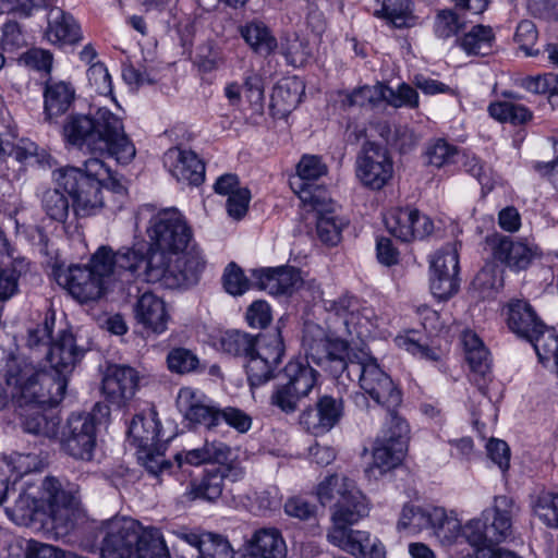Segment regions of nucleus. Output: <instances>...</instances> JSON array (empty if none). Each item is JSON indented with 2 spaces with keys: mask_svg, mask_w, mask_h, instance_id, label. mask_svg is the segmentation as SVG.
<instances>
[{
  "mask_svg": "<svg viewBox=\"0 0 558 558\" xmlns=\"http://www.w3.org/2000/svg\"><path fill=\"white\" fill-rule=\"evenodd\" d=\"M459 256L456 244H448L438 251L430 262V274L438 276L458 274Z\"/></svg>",
  "mask_w": 558,
  "mask_h": 558,
  "instance_id": "3c124183",
  "label": "nucleus"
},
{
  "mask_svg": "<svg viewBox=\"0 0 558 558\" xmlns=\"http://www.w3.org/2000/svg\"><path fill=\"white\" fill-rule=\"evenodd\" d=\"M132 558H171L161 531L155 526H143Z\"/></svg>",
  "mask_w": 558,
  "mask_h": 558,
  "instance_id": "58836bf2",
  "label": "nucleus"
},
{
  "mask_svg": "<svg viewBox=\"0 0 558 558\" xmlns=\"http://www.w3.org/2000/svg\"><path fill=\"white\" fill-rule=\"evenodd\" d=\"M175 402L180 413L192 424L213 428L220 421V410L199 389L182 387L178 392Z\"/></svg>",
  "mask_w": 558,
  "mask_h": 558,
  "instance_id": "6ab92c4d",
  "label": "nucleus"
},
{
  "mask_svg": "<svg viewBox=\"0 0 558 558\" xmlns=\"http://www.w3.org/2000/svg\"><path fill=\"white\" fill-rule=\"evenodd\" d=\"M281 52L286 57L287 61L293 66L303 65L311 56L307 43L296 34L287 36L283 39L281 43Z\"/></svg>",
  "mask_w": 558,
  "mask_h": 558,
  "instance_id": "603ef678",
  "label": "nucleus"
},
{
  "mask_svg": "<svg viewBox=\"0 0 558 558\" xmlns=\"http://www.w3.org/2000/svg\"><path fill=\"white\" fill-rule=\"evenodd\" d=\"M65 179L64 185L70 186L69 193L73 199V207L78 216H90L104 205V191L114 194H124L125 186L117 177H61Z\"/></svg>",
  "mask_w": 558,
  "mask_h": 558,
  "instance_id": "9b49d317",
  "label": "nucleus"
},
{
  "mask_svg": "<svg viewBox=\"0 0 558 558\" xmlns=\"http://www.w3.org/2000/svg\"><path fill=\"white\" fill-rule=\"evenodd\" d=\"M143 524L125 515L101 521L95 529L96 548L100 558H132Z\"/></svg>",
  "mask_w": 558,
  "mask_h": 558,
  "instance_id": "1a4fd4ad",
  "label": "nucleus"
},
{
  "mask_svg": "<svg viewBox=\"0 0 558 558\" xmlns=\"http://www.w3.org/2000/svg\"><path fill=\"white\" fill-rule=\"evenodd\" d=\"M134 318L147 336H160L168 329L171 318L167 303L160 296L143 293L134 305Z\"/></svg>",
  "mask_w": 558,
  "mask_h": 558,
  "instance_id": "412c9836",
  "label": "nucleus"
},
{
  "mask_svg": "<svg viewBox=\"0 0 558 558\" xmlns=\"http://www.w3.org/2000/svg\"><path fill=\"white\" fill-rule=\"evenodd\" d=\"M514 40L526 56H536L538 53L537 49H533L537 40V31L532 21L524 20L519 23L514 34Z\"/></svg>",
  "mask_w": 558,
  "mask_h": 558,
  "instance_id": "69168bd1",
  "label": "nucleus"
},
{
  "mask_svg": "<svg viewBox=\"0 0 558 558\" xmlns=\"http://www.w3.org/2000/svg\"><path fill=\"white\" fill-rule=\"evenodd\" d=\"M357 171L362 174H391L392 162L387 150L374 143H366L356 159Z\"/></svg>",
  "mask_w": 558,
  "mask_h": 558,
  "instance_id": "e433bc0d",
  "label": "nucleus"
},
{
  "mask_svg": "<svg viewBox=\"0 0 558 558\" xmlns=\"http://www.w3.org/2000/svg\"><path fill=\"white\" fill-rule=\"evenodd\" d=\"M223 287L231 295H242L250 289V281L240 267L230 264L223 274Z\"/></svg>",
  "mask_w": 558,
  "mask_h": 558,
  "instance_id": "e2e57ef3",
  "label": "nucleus"
},
{
  "mask_svg": "<svg viewBox=\"0 0 558 558\" xmlns=\"http://www.w3.org/2000/svg\"><path fill=\"white\" fill-rule=\"evenodd\" d=\"M328 310L342 320L349 335L355 333L357 338L367 337L377 326L374 310L353 296L343 295L331 301Z\"/></svg>",
  "mask_w": 558,
  "mask_h": 558,
  "instance_id": "a211bd4d",
  "label": "nucleus"
},
{
  "mask_svg": "<svg viewBox=\"0 0 558 558\" xmlns=\"http://www.w3.org/2000/svg\"><path fill=\"white\" fill-rule=\"evenodd\" d=\"M495 35L489 26L475 25L458 41L470 56H487L493 50Z\"/></svg>",
  "mask_w": 558,
  "mask_h": 558,
  "instance_id": "79ce46f5",
  "label": "nucleus"
},
{
  "mask_svg": "<svg viewBox=\"0 0 558 558\" xmlns=\"http://www.w3.org/2000/svg\"><path fill=\"white\" fill-rule=\"evenodd\" d=\"M343 415V401L328 395L318 398L314 407L300 415V425L314 436H322L331 430Z\"/></svg>",
  "mask_w": 558,
  "mask_h": 558,
  "instance_id": "aec40b11",
  "label": "nucleus"
},
{
  "mask_svg": "<svg viewBox=\"0 0 558 558\" xmlns=\"http://www.w3.org/2000/svg\"><path fill=\"white\" fill-rule=\"evenodd\" d=\"M459 288L458 274L438 276L430 274V291L439 300L452 296Z\"/></svg>",
  "mask_w": 558,
  "mask_h": 558,
  "instance_id": "0e129e2a",
  "label": "nucleus"
},
{
  "mask_svg": "<svg viewBox=\"0 0 558 558\" xmlns=\"http://www.w3.org/2000/svg\"><path fill=\"white\" fill-rule=\"evenodd\" d=\"M335 210L331 214L316 213V231L319 240L328 245H336L340 241L341 225L337 221Z\"/></svg>",
  "mask_w": 558,
  "mask_h": 558,
  "instance_id": "4d7b16f0",
  "label": "nucleus"
},
{
  "mask_svg": "<svg viewBox=\"0 0 558 558\" xmlns=\"http://www.w3.org/2000/svg\"><path fill=\"white\" fill-rule=\"evenodd\" d=\"M74 97L75 90L70 83L49 78L44 90L45 119L52 121L65 113L74 101Z\"/></svg>",
  "mask_w": 558,
  "mask_h": 558,
  "instance_id": "2f4dec72",
  "label": "nucleus"
},
{
  "mask_svg": "<svg viewBox=\"0 0 558 558\" xmlns=\"http://www.w3.org/2000/svg\"><path fill=\"white\" fill-rule=\"evenodd\" d=\"M82 356L83 351L77 348L73 335L62 332L59 339L52 343L48 353V361L53 373L37 369L52 379L49 386L52 390H56L54 383L63 380L66 385V376L73 371Z\"/></svg>",
  "mask_w": 558,
  "mask_h": 558,
  "instance_id": "4be33fe9",
  "label": "nucleus"
},
{
  "mask_svg": "<svg viewBox=\"0 0 558 558\" xmlns=\"http://www.w3.org/2000/svg\"><path fill=\"white\" fill-rule=\"evenodd\" d=\"M168 367L178 374H187L196 371L199 360L195 353L185 348H174L167 356Z\"/></svg>",
  "mask_w": 558,
  "mask_h": 558,
  "instance_id": "6e6d98bb",
  "label": "nucleus"
},
{
  "mask_svg": "<svg viewBox=\"0 0 558 558\" xmlns=\"http://www.w3.org/2000/svg\"><path fill=\"white\" fill-rule=\"evenodd\" d=\"M97 426L94 414L73 413L62 433L64 450L75 459L90 460L96 447Z\"/></svg>",
  "mask_w": 558,
  "mask_h": 558,
  "instance_id": "4468645a",
  "label": "nucleus"
},
{
  "mask_svg": "<svg viewBox=\"0 0 558 558\" xmlns=\"http://www.w3.org/2000/svg\"><path fill=\"white\" fill-rule=\"evenodd\" d=\"M163 166L170 174H205L204 160L193 150L171 147L163 154Z\"/></svg>",
  "mask_w": 558,
  "mask_h": 558,
  "instance_id": "f704fd0d",
  "label": "nucleus"
},
{
  "mask_svg": "<svg viewBox=\"0 0 558 558\" xmlns=\"http://www.w3.org/2000/svg\"><path fill=\"white\" fill-rule=\"evenodd\" d=\"M253 277L270 294H291L303 284L300 270L293 267L263 268L254 270Z\"/></svg>",
  "mask_w": 558,
  "mask_h": 558,
  "instance_id": "a878e982",
  "label": "nucleus"
},
{
  "mask_svg": "<svg viewBox=\"0 0 558 558\" xmlns=\"http://www.w3.org/2000/svg\"><path fill=\"white\" fill-rule=\"evenodd\" d=\"M4 377L5 386H0V410L4 409L10 401L19 408L33 403L56 402L65 393L63 380L54 383L56 390H52L50 386L48 387L52 379L25 360L9 359Z\"/></svg>",
  "mask_w": 558,
  "mask_h": 558,
  "instance_id": "423d86ee",
  "label": "nucleus"
},
{
  "mask_svg": "<svg viewBox=\"0 0 558 558\" xmlns=\"http://www.w3.org/2000/svg\"><path fill=\"white\" fill-rule=\"evenodd\" d=\"M462 342L465 350V357L474 376H480L485 381L490 374L489 352L478 336L466 330L462 335Z\"/></svg>",
  "mask_w": 558,
  "mask_h": 558,
  "instance_id": "c9c22d12",
  "label": "nucleus"
},
{
  "mask_svg": "<svg viewBox=\"0 0 558 558\" xmlns=\"http://www.w3.org/2000/svg\"><path fill=\"white\" fill-rule=\"evenodd\" d=\"M486 243L494 259L514 272L527 269L542 257L539 246L526 238H511L495 233L487 236Z\"/></svg>",
  "mask_w": 558,
  "mask_h": 558,
  "instance_id": "f8f14e48",
  "label": "nucleus"
},
{
  "mask_svg": "<svg viewBox=\"0 0 558 558\" xmlns=\"http://www.w3.org/2000/svg\"><path fill=\"white\" fill-rule=\"evenodd\" d=\"M457 155V147L449 144L444 138H436L432 141L426 148L428 162L437 168L453 162Z\"/></svg>",
  "mask_w": 558,
  "mask_h": 558,
  "instance_id": "5fc2aeb1",
  "label": "nucleus"
},
{
  "mask_svg": "<svg viewBox=\"0 0 558 558\" xmlns=\"http://www.w3.org/2000/svg\"><path fill=\"white\" fill-rule=\"evenodd\" d=\"M305 85L296 76L281 80L275 87L270 97V109L274 116L286 117L301 102Z\"/></svg>",
  "mask_w": 558,
  "mask_h": 558,
  "instance_id": "c756f323",
  "label": "nucleus"
},
{
  "mask_svg": "<svg viewBox=\"0 0 558 558\" xmlns=\"http://www.w3.org/2000/svg\"><path fill=\"white\" fill-rule=\"evenodd\" d=\"M507 325L512 332L527 340L544 329L543 322L524 300H511L508 303Z\"/></svg>",
  "mask_w": 558,
  "mask_h": 558,
  "instance_id": "cd10ccee",
  "label": "nucleus"
},
{
  "mask_svg": "<svg viewBox=\"0 0 558 558\" xmlns=\"http://www.w3.org/2000/svg\"><path fill=\"white\" fill-rule=\"evenodd\" d=\"M462 24L458 15L451 10H441L437 13L435 20V33L440 38H448L456 35Z\"/></svg>",
  "mask_w": 558,
  "mask_h": 558,
  "instance_id": "774afa93",
  "label": "nucleus"
},
{
  "mask_svg": "<svg viewBox=\"0 0 558 558\" xmlns=\"http://www.w3.org/2000/svg\"><path fill=\"white\" fill-rule=\"evenodd\" d=\"M533 512L550 529H558V493L542 492L533 502Z\"/></svg>",
  "mask_w": 558,
  "mask_h": 558,
  "instance_id": "de8ad7c7",
  "label": "nucleus"
},
{
  "mask_svg": "<svg viewBox=\"0 0 558 558\" xmlns=\"http://www.w3.org/2000/svg\"><path fill=\"white\" fill-rule=\"evenodd\" d=\"M384 222L388 232L402 242L424 239L434 230L429 217L410 207L390 209Z\"/></svg>",
  "mask_w": 558,
  "mask_h": 558,
  "instance_id": "2eb2a0df",
  "label": "nucleus"
},
{
  "mask_svg": "<svg viewBox=\"0 0 558 558\" xmlns=\"http://www.w3.org/2000/svg\"><path fill=\"white\" fill-rule=\"evenodd\" d=\"M138 380V373L134 368L112 365L102 379V392L111 404L123 407L134 397Z\"/></svg>",
  "mask_w": 558,
  "mask_h": 558,
  "instance_id": "5701e85b",
  "label": "nucleus"
},
{
  "mask_svg": "<svg viewBox=\"0 0 558 558\" xmlns=\"http://www.w3.org/2000/svg\"><path fill=\"white\" fill-rule=\"evenodd\" d=\"M197 558H233V549L225 537L213 533H204Z\"/></svg>",
  "mask_w": 558,
  "mask_h": 558,
  "instance_id": "864d4df0",
  "label": "nucleus"
},
{
  "mask_svg": "<svg viewBox=\"0 0 558 558\" xmlns=\"http://www.w3.org/2000/svg\"><path fill=\"white\" fill-rule=\"evenodd\" d=\"M220 349L230 355H247L254 349V338L238 330L226 331L220 338Z\"/></svg>",
  "mask_w": 558,
  "mask_h": 558,
  "instance_id": "8fccbe9b",
  "label": "nucleus"
},
{
  "mask_svg": "<svg viewBox=\"0 0 558 558\" xmlns=\"http://www.w3.org/2000/svg\"><path fill=\"white\" fill-rule=\"evenodd\" d=\"M380 9L375 12L397 28L409 27L414 24L411 0H376Z\"/></svg>",
  "mask_w": 558,
  "mask_h": 558,
  "instance_id": "37998d69",
  "label": "nucleus"
},
{
  "mask_svg": "<svg viewBox=\"0 0 558 558\" xmlns=\"http://www.w3.org/2000/svg\"><path fill=\"white\" fill-rule=\"evenodd\" d=\"M246 357V374L252 386L263 385L271 378L276 366L254 354H247Z\"/></svg>",
  "mask_w": 558,
  "mask_h": 558,
  "instance_id": "13d9d810",
  "label": "nucleus"
},
{
  "mask_svg": "<svg viewBox=\"0 0 558 558\" xmlns=\"http://www.w3.org/2000/svg\"><path fill=\"white\" fill-rule=\"evenodd\" d=\"M250 354L260 356L277 366L283 355V343L279 331L267 332L254 338V349Z\"/></svg>",
  "mask_w": 558,
  "mask_h": 558,
  "instance_id": "a18cd8bd",
  "label": "nucleus"
},
{
  "mask_svg": "<svg viewBox=\"0 0 558 558\" xmlns=\"http://www.w3.org/2000/svg\"><path fill=\"white\" fill-rule=\"evenodd\" d=\"M56 280L81 303L96 301L107 290L101 279H98L87 265H73L66 269H58L56 270Z\"/></svg>",
  "mask_w": 558,
  "mask_h": 558,
  "instance_id": "f3484780",
  "label": "nucleus"
},
{
  "mask_svg": "<svg viewBox=\"0 0 558 558\" xmlns=\"http://www.w3.org/2000/svg\"><path fill=\"white\" fill-rule=\"evenodd\" d=\"M87 78L99 95H108L112 92L111 77L104 63L96 62L87 70Z\"/></svg>",
  "mask_w": 558,
  "mask_h": 558,
  "instance_id": "338daca9",
  "label": "nucleus"
},
{
  "mask_svg": "<svg viewBox=\"0 0 558 558\" xmlns=\"http://www.w3.org/2000/svg\"><path fill=\"white\" fill-rule=\"evenodd\" d=\"M284 376L286 384L304 398L316 386L318 373L308 365V362L294 360L286 365Z\"/></svg>",
  "mask_w": 558,
  "mask_h": 558,
  "instance_id": "4c0bfd02",
  "label": "nucleus"
},
{
  "mask_svg": "<svg viewBox=\"0 0 558 558\" xmlns=\"http://www.w3.org/2000/svg\"><path fill=\"white\" fill-rule=\"evenodd\" d=\"M386 101L395 108L414 109L418 107V94L415 88L405 83L399 85L396 90L387 86Z\"/></svg>",
  "mask_w": 558,
  "mask_h": 558,
  "instance_id": "052dcab7",
  "label": "nucleus"
},
{
  "mask_svg": "<svg viewBox=\"0 0 558 558\" xmlns=\"http://www.w3.org/2000/svg\"><path fill=\"white\" fill-rule=\"evenodd\" d=\"M303 347L307 360L325 367L335 377H343L345 367L351 359L345 340L327 332L318 325L306 324Z\"/></svg>",
  "mask_w": 558,
  "mask_h": 558,
  "instance_id": "9d476101",
  "label": "nucleus"
},
{
  "mask_svg": "<svg viewBox=\"0 0 558 558\" xmlns=\"http://www.w3.org/2000/svg\"><path fill=\"white\" fill-rule=\"evenodd\" d=\"M448 510L444 507H414L404 506L398 521V530L409 534H416L425 529H432L436 537H441L453 527L454 521H446Z\"/></svg>",
  "mask_w": 558,
  "mask_h": 558,
  "instance_id": "dca6fc26",
  "label": "nucleus"
},
{
  "mask_svg": "<svg viewBox=\"0 0 558 558\" xmlns=\"http://www.w3.org/2000/svg\"><path fill=\"white\" fill-rule=\"evenodd\" d=\"M243 92L252 109L257 113H262L265 101V83L263 76L254 71L246 72L243 82Z\"/></svg>",
  "mask_w": 558,
  "mask_h": 558,
  "instance_id": "09e8293b",
  "label": "nucleus"
},
{
  "mask_svg": "<svg viewBox=\"0 0 558 558\" xmlns=\"http://www.w3.org/2000/svg\"><path fill=\"white\" fill-rule=\"evenodd\" d=\"M77 506L74 487L64 486L56 477H46L40 485L26 483L7 512L20 525L49 518L56 533L64 535L75 525Z\"/></svg>",
  "mask_w": 558,
  "mask_h": 558,
  "instance_id": "7ed1b4c3",
  "label": "nucleus"
},
{
  "mask_svg": "<svg viewBox=\"0 0 558 558\" xmlns=\"http://www.w3.org/2000/svg\"><path fill=\"white\" fill-rule=\"evenodd\" d=\"M62 398L56 402L47 403H33L31 405L20 408V415L22 417V424L25 432L41 435L48 438L56 437L59 430L60 421L57 416H48L44 414L45 405H56Z\"/></svg>",
  "mask_w": 558,
  "mask_h": 558,
  "instance_id": "473e14b6",
  "label": "nucleus"
},
{
  "mask_svg": "<svg viewBox=\"0 0 558 558\" xmlns=\"http://www.w3.org/2000/svg\"><path fill=\"white\" fill-rule=\"evenodd\" d=\"M514 513V501L507 496L495 497L490 509L483 510L481 517L470 519L464 524H461L454 510H448L446 521L452 520L456 524L449 533H445L441 543L451 545L462 538L480 555L492 542H505L511 535Z\"/></svg>",
  "mask_w": 558,
  "mask_h": 558,
  "instance_id": "39448f33",
  "label": "nucleus"
},
{
  "mask_svg": "<svg viewBox=\"0 0 558 558\" xmlns=\"http://www.w3.org/2000/svg\"><path fill=\"white\" fill-rule=\"evenodd\" d=\"M350 359L345 367V376L350 380L359 381L361 389L376 403L386 409H396L402 402V393L390 376L385 373L377 361L362 353Z\"/></svg>",
  "mask_w": 558,
  "mask_h": 558,
  "instance_id": "0eeeda50",
  "label": "nucleus"
},
{
  "mask_svg": "<svg viewBox=\"0 0 558 558\" xmlns=\"http://www.w3.org/2000/svg\"><path fill=\"white\" fill-rule=\"evenodd\" d=\"M161 447L163 446L158 444L156 447L146 450H137L138 460L154 475L163 473L170 468V463L163 458V452L160 450Z\"/></svg>",
  "mask_w": 558,
  "mask_h": 558,
  "instance_id": "680f3d73",
  "label": "nucleus"
},
{
  "mask_svg": "<svg viewBox=\"0 0 558 558\" xmlns=\"http://www.w3.org/2000/svg\"><path fill=\"white\" fill-rule=\"evenodd\" d=\"M532 342L539 361L558 369V336L553 328L544 325L543 331L536 332L529 339Z\"/></svg>",
  "mask_w": 558,
  "mask_h": 558,
  "instance_id": "c03bdc74",
  "label": "nucleus"
},
{
  "mask_svg": "<svg viewBox=\"0 0 558 558\" xmlns=\"http://www.w3.org/2000/svg\"><path fill=\"white\" fill-rule=\"evenodd\" d=\"M146 234L149 247L143 263L144 281L161 282L171 289L198 282L206 260L178 210L165 209L153 215Z\"/></svg>",
  "mask_w": 558,
  "mask_h": 558,
  "instance_id": "f257e3e1",
  "label": "nucleus"
},
{
  "mask_svg": "<svg viewBox=\"0 0 558 558\" xmlns=\"http://www.w3.org/2000/svg\"><path fill=\"white\" fill-rule=\"evenodd\" d=\"M43 205L47 215L57 221H64L69 214V202L57 189L48 190L44 194Z\"/></svg>",
  "mask_w": 558,
  "mask_h": 558,
  "instance_id": "bf43d9fd",
  "label": "nucleus"
},
{
  "mask_svg": "<svg viewBox=\"0 0 558 558\" xmlns=\"http://www.w3.org/2000/svg\"><path fill=\"white\" fill-rule=\"evenodd\" d=\"M241 35L246 44L258 54L267 57L278 47L270 29L259 21H253L241 27Z\"/></svg>",
  "mask_w": 558,
  "mask_h": 558,
  "instance_id": "ea45409f",
  "label": "nucleus"
},
{
  "mask_svg": "<svg viewBox=\"0 0 558 558\" xmlns=\"http://www.w3.org/2000/svg\"><path fill=\"white\" fill-rule=\"evenodd\" d=\"M231 449L221 441L206 440L202 447L184 448L174 454L178 468L198 466L205 463L223 464L229 462Z\"/></svg>",
  "mask_w": 558,
  "mask_h": 558,
  "instance_id": "bb28decb",
  "label": "nucleus"
},
{
  "mask_svg": "<svg viewBox=\"0 0 558 558\" xmlns=\"http://www.w3.org/2000/svg\"><path fill=\"white\" fill-rule=\"evenodd\" d=\"M488 112L494 119L514 125L523 124L532 118V113L526 107L508 100L490 104Z\"/></svg>",
  "mask_w": 558,
  "mask_h": 558,
  "instance_id": "49530a36",
  "label": "nucleus"
},
{
  "mask_svg": "<svg viewBox=\"0 0 558 558\" xmlns=\"http://www.w3.org/2000/svg\"><path fill=\"white\" fill-rule=\"evenodd\" d=\"M47 39L54 45H72L81 40V29L73 16L61 8L48 12Z\"/></svg>",
  "mask_w": 558,
  "mask_h": 558,
  "instance_id": "c85d7f7f",
  "label": "nucleus"
},
{
  "mask_svg": "<svg viewBox=\"0 0 558 558\" xmlns=\"http://www.w3.org/2000/svg\"><path fill=\"white\" fill-rule=\"evenodd\" d=\"M144 254L141 248L122 247L117 252L108 245L99 246L92 255L87 266L101 279L108 289L113 281L143 280Z\"/></svg>",
  "mask_w": 558,
  "mask_h": 558,
  "instance_id": "6e6552de",
  "label": "nucleus"
},
{
  "mask_svg": "<svg viewBox=\"0 0 558 558\" xmlns=\"http://www.w3.org/2000/svg\"><path fill=\"white\" fill-rule=\"evenodd\" d=\"M63 135L72 145L107 151V159L119 163H128L135 156V147L126 136L121 119L106 108H99L92 117H68Z\"/></svg>",
  "mask_w": 558,
  "mask_h": 558,
  "instance_id": "20e7f679",
  "label": "nucleus"
},
{
  "mask_svg": "<svg viewBox=\"0 0 558 558\" xmlns=\"http://www.w3.org/2000/svg\"><path fill=\"white\" fill-rule=\"evenodd\" d=\"M242 475L240 469L228 462L208 470L202 482L191 489L192 498L216 500L222 493L225 480L236 481Z\"/></svg>",
  "mask_w": 558,
  "mask_h": 558,
  "instance_id": "7c9ffc66",
  "label": "nucleus"
},
{
  "mask_svg": "<svg viewBox=\"0 0 558 558\" xmlns=\"http://www.w3.org/2000/svg\"><path fill=\"white\" fill-rule=\"evenodd\" d=\"M320 178L290 177L289 185L305 210L331 214L335 210V203Z\"/></svg>",
  "mask_w": 558,
  "mask_h": 558,
  "instance_id": "b1692460",
  "label": "nucleus"
},
{
  "mask_svg": "<svg viewBox=\"0 0 558 558\" xmlns=\"http://www.w3.org/2000/svg\"><path fill=\"white\" fill-rule=\"evenodd\" d=\"M398 428L397 436L387 434L385 438H377L373 449V462L366 472L369 475H383L401 464L408 450L410 426L408 422L392 420Z\"/></svg>",
  "mask_w": 558,
  "mask_h": 558,
  "instance_id": "ddd939ff",
  "label": "nucleus"
},
{
  "mask_svg": "<svg viewBox=\"0 0 558 558\" xmlns=\"http://www.w3.org/2000/svg\"><path fill=\"white\" fill-rule=\"evenodd\" d=\"M316 496L323 506L331 505L329 543L355 557L385 558L380 541L351 527L369 513V502L352 478L338 473L328 475L317 485Z\"/></svg>",
  "mask_w": 558,
  "mask_h": 558,
  "instance_id": "f03ea898",
  "label": "nucleus"
},
{
  "mask_svg": "<svg viewBox=\"0 0 558 558\" xmlns=\"http://www.w3.org/2000/svg\"><path fill=\"white\" fill-rule=\"evenodd\" d=\"M245 558H287L288 548L281 532L272 526L260 527L242 546Z\"/></svg>",
  "mask_w": 558,
  "mask_h": 558,
  "instance_id": "393cba45",
  "label": "nucleus"
},
{
  "mask_svg": "<svg viewBox=\"0 0 558 558\" xmlns=\"http://www.w3.org/2000/svg\"><path fill=\"white\" fill-rule=\"evenodd\" d=\"M214 187L216 193L228 196L227 210L230 217L239 220L245 216L251 193L239 185L236 177H219Z\"/></svg>",
  "mask_w": 558,
  "mask_h": 558,
  "instance_id": "72a5a7b5",
  "label": "nucleus"
},
{
  "mask_svg": "<svg viewBox=\"0 0 558 558\" xmlns=\"http://www.w3.org/2000/svg\"><path fill=\"white\" fill-rule=\"evenodd\" d=\"M159 423L154 417L135 416L129 427V437L137 450L156 447L160 441Z\"/></svg>",
  "mask_w": 558,
  "mask_h": 558,
  "instance_id": "a19ab883",
  "label": "nucleus"
}]
</instances>
